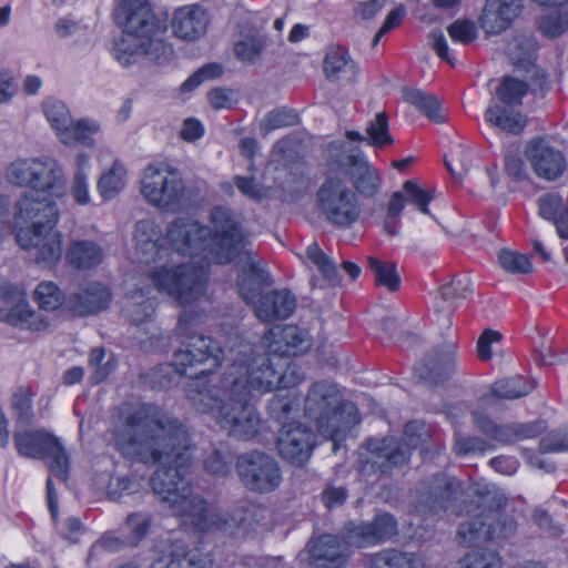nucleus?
Listing matches in <instances>:
<instances>
[{"instance_id": "79ce46f5", "label": "nucleus", "mask_w": 568, "mask_h": 568, "mask_svg": "<svg viewBox=\"0 0 568 568\" xmlns=\"http://www.w3.org/2000/svg\"><path fill=\"white\" fill-rule=\"evenodd\" d=\"M404 99L416 106L425 116L436 123H443L445 115L443 114L438 99L425 91L418 89L406 88L403 90Z\"/></svg>"}, {"instance_id": "13d9d810", "label": "nucleus", "mask_w": 568, "mask_h": 568, "mask_svg": "<svg viewBox=\"0 0 568 568\" xmlns=\"http://www.w3.org/2000/svg\"><path fill=\"white\" fill-rule=\"evenodd\" d=\"M36 160L20 159L12 162L8 169L9 180L19 186H29L33 190L34 175H36Z\"/></svg>"}, {"instance_id": "5701e85b", "label": "nucleus", "mask_w": 568, "mask_h": 568, "mask_svg": "<svg viewBox=\"0 0 568 568\" xmlns=\"http://www.w3.org/2000/svg\"><path fill=\"white\" fill-rule=\"evenodd\" d=\"M314 445V433L298 423L281 429L277 438L281 456L296 466H302L310 459Z\"/></svg>"}, {"instance_id": "a18cd8bd", "label": "nucleus", "mask_w": 568, "mask_h": 568, "mask_svg": "<svg viewBox=\"0 0 568 568\" xmlns=\"http://www.w3.org/2000/svg\"><path fill=\"white\" fill-rule=\"evenodd\" d=\"M367 262L377 285L386 287L392 293L399 290L400 276L394 262H384L374 256H369Z\"/></svg>"}, {"instance_id": "ddd939ff", "label": "nucleus", "mask_w": 568, "mask_h": 568, "mask_svg": "<svg viewBox=\"0 0 568 568\" xmlns=\"http://www.w3.org/2000/svg\"><path fill=\"white\" fill-rule=\"evenodd\" d=\"M115 19L123 33L142 39L163 36L166 31V24L154 16L148 0H122Z\"/></svg>"}, {"instance_id": "aec40b11", "label": "nucleus", "mask_w": 568, "mask_h": 568, "mask_svg": "<svg viewBox=\"0 0 568 568\" xmlns=\"http://www.w3.org/2000/svg\"><path fill=\"white\" fill-rule=\"evenodd\" d=\"M433 199V193L422 189L416 181H406L403 184V191H396L390 196L384 219L385 232L392 236L398 233L397 226L405 202L414 204L422 213L428 214V204Z\"/></svg>"}, {"instance_id": "8fccbe9b", "label": "nucleus", "mask_w": 568, "mask_h": 568, "mask_svg": "<svg viewBox=\"0 0 568 568\" xmlns=\"http://www.w3.org/2000/svg\"><path fill=\"white\" fill-rule=\"evenodd\" d=\"M99 131V125L95 122L87 120H80L73 122L60 133L61 142L68 145L81 143L85 146H92L94 144L93 134Z\"/></svg>"}, {"instance_id": "f704fd0d", "label": "nucleus", "mask_w": 568, "mask_h": 568, "mask_svg": "<svg viewBox=\"0 0 568 568\" xmlns=\"http://www.w3.org/2000/svg\"><path fill=\"white\" fill-rule=\"evenodd\" d=\"M111 302V293L100 283H91L85 288L69 296L68 307L74 314L87 316L105 310Z\"/></svg>"}, {"instance_id": "c85d7f7f", "label": "nucleus", "mask_w": 568, "mask_h": 568, "mask_svg": "<svg viewBox=\"0 0 568 568\" xmlns=\"http://www.w3.org/2000/svg\"><path fill=\"white\" fill-rule=\"evenodd\" d=\"M520 9L519 0H486L479 17L480 27L487 34H499L509 28Z\"/></svg>"}, {"instance_id": "2eb2a0df", "label": "nucleus", "mask_w": 568, "mask_h": 568, "mask_svg": "<svg viewBox=\"0 0 568 568\" xmlns=\"http://www.w3.org/2000/svg\"><path fill=\"white\" fill-rule=\"evenodd\" d=\"M462 494L460 481L439 473L423 483L418 490L417 507L424 511L438 514L452 507Z\"/></svg>"}, {"instance_id": "39448f33", "label": "nucleus", "mask_w": 568, "mask_h": 568, "mask_svg": "<svg viewBox=\"0 0 568 568\" xmlns=\"http://www.w3.org/2000/svg\"><path fill=\"white\" fill-rule=\"evenodd\" d=\"M272 353H262L245 358H235L220 382L248 396L251 390L272 392L278 385H287L288 373H281L271 358Z\"/></svg>"}, {"instance_id": "3c124183", "label": "nucleus", "mask_w": 568, "mask_h": 568, "mask_svg": "<svg viewBox=\"0 0 568 568\" xmlns=\"http://www.w3.org/2000/svg\"><path fill=\"white\" fill-rule=\"evenodd\" d=\"M145 44V39L124 33L115 43V58L122 65H131L135 63L140 57H143V45Z\"/></svg>"}, {"instance_id": "c9c22d12", "label": "nucleus", "mask_w": 568, "mask_h": 568, "mask_svg": "<svg viewBox=\"0 0 568 568\" xmlns=\"http://www.w3.org/2000/svg\"><path fill=\"white\" fill-rule=\"evenodd\" d=\"M212 561L199 554L190 550L187 546L180 540L172 542L165 554L155 559L150 568H210Z\"/></svg>"}, {"instance_id": "6e6d98bb", "label": "nucleus", "mask_w": 568, "mask_h": 568, "mask_svg": "<svg viewBox=\"0 0 568 568\" xmlns=\"http://www.w3.org/2000/svg\"><path fill=\"white\" fill-rule=\"evenodd\" d=\"M232 463V454L226 447L210 449L203 459L204 469L219 477H224L231 471Z\"/></svg>"}, {"instance_id": "6ab92c4d", "label": "nucleus", "mask_w": 568, "mask_h": 568, "mask_svg": "<svg viewBox=\"0 0 568 568\" xmlns=\"http://www.w3.org/2000/svg\"><path fill=\"white\" fill-rule=\"evenodd\" d=\"M170 513L180 521L200 532L220 531L221 515L209 507L207 501L191 490Z\"/></svg>"}, {"instance_id": "b1692460", "label": "nucleus", "mask_w": 568, "mask_h": 568, "mask_svg": "<svg viewBox=\"0 0 568 568\" xmlns=\"http://www.w3.org/2000/svg\"><path fill=\"white\" fill-rule=\"evenodd\" d=\"M526 156L535 173L549 181L556 180L566 169L564 154L545 139L531 140L526 148Z\"/></svg>"}, {"instance_id": "69168bd1", "label": "nucleus", "mask_w": 568, "mask_h": 568, "mask_svg": "<svg viewBox=\"0 0 568 568\" xmlns=\"http://www.w3.org/2000/svg\"><path fill=\"white\" fill-rule=\"evenodd\" d=\"M459 568H503V561L496 551L474 550L460 559Z\"/></svg>"}, {"instance_id": "4d7b16f0", "label": "nucleus", "mask_w": 568, "mask_h": 568, "mask_svg": "<svg viewBox=\"0 0 568 568\" xmlns=\"http://www.w3.org/2000/svg\"><path fill=\"white\" fill-rule=\"evenodd\" d=\"M268 414L273 420L281 425V429H285L296 425L294 419V412L296 405L288 397L275 396L268 403Z\"/></svg>"}, {"instance_id": "ea45409f", "label": "nucleus", "mask_w": 568, "mask_h": 568, "mask_svg": "<svg viewBox=\"0 0 568 568\" xmlns=\"http://www.w3.org/2000/svg\"><path fill=\"white\" fill-rule=\"evenodd\" d=\"M0 320L21 328L30 331H41L48 326V323L36 311L31 310L30 306L24 302H18L10 310H0Z\"/></svg>"}, {"instance_id": "412c9836", "label": "nucleus", "mask_w": 568, "mask_h": 568, "mask_svg": "<svg viewBox=\"0 0 568 568\" xmlns=\"http://www.w3.org/2000/svg\"><path fill=\"white\" fill-rule=\"evenodd\" d=\"M268 510L252 500H240L231 511L221 515L220 531L243 537L254 530L267 517Z\"/></svg>"}, {"instance_id": "e2e57ef3", "label": "nucleus", "mask_w": 568, "mask_h": 568, "mask_svg": "<svg viewBox=\"0 0 568 568\" xmlns=\"http://www.w3.org/2000/svg\"><path fill=\"white\" fill-rule=\"evenodd\" d=\"M43 112L52 128L60 133L72 124V119L67 105L59 100H48L43 103Z\"/></svg>"}, {"instance_id": "f03ea898", "label": "nucleus", "mask_w": 568, "mask_h": 568, "mask_svg": "<svg viewBox=\"0 0 568 568\" xmlns=\"http://www.w3.org/2000/svg\"><path fill=\"white\" fill-rule=\"evenodd\" d=\"M185 395L197 412L210 415L227 436L248 440L258 433L261 418L248 396L226 387L212 376L211 368L202 369L186 384Z\"/></svg>"}, {"instance_id": "423d86ee", "label": "nucleus", "mask_w": 568, "mask_h": 568, "mask_svg": "<svg viewBox=\"0 0 568 568\" xmlns=\"http://www.w3.org/2000/svg\"><path fill=\"white\" fill-rule=\"evenodd\" d=\"M150 278L159 292L168 294L180 305H186L204 293L206 267L193 263L163 266L154 270Z\"/></svg>"}, {"instance_id": "a878e982", "label": "nucleus", "mask_w": 568, "mask_h": 568, "mask_svg": "<svg viewBox=\"0 0 568 568\" xmlns=\"http://www.w3.org/2000/svg\"><path fill=\"white\" fill-rule=\"evenodd\" d=\"M17 217L31 221V225L26 229L39 230L47 224L57 223L59 210L50 196L37 194L36 192H26L17 202Z\"/></svg>"}, {"instance_id": "4468645a", "label": "nucleus", "mask_w": 568, "mask_h": 568, "mask_svg": "<svg viewBox=\"0 0 568 568\" xmlns=\"http://www.w3.org/2000/svg\"><path fill=\"white\" fill-rule=\"evenodd\" d=\"M55 224H47L39 230L19 229L17 232L18 244L29 251L30 258L37 264L52 266L62 256V236L54 230Z\"/></svg>"}, {"instance_id": "f3484780", "label": "nucleus", "mask_w": 568, "mask_h": 568, "mask_svg": "<svg viewBox=\"0 0 568 568\" xmlns=\"http://www.w3.org/2000/svg\"><path fill=\"white\" fill-rule=\"evenodd\" d=\"M398 532L397 519L389 513H377L371 521L346 526L347 545L364 548L385 542Z\"/></svg>"}, {"instance_id": "4c0bfd02", "label": "nucleus", "mask_w": 568, "mask_h": 568, "mask_svg": "<svg viewBox=\"0 0 568 568\" xmlns=\"http://www.w3.org/2000/svg\"><path fill=\"white\" fill-rule=\"evenodd\" d=\"M65 260L69 265L77 270H90L102 262L103 251L93 241H73L67 250Z\"/></svg>"}, {"instance_id": "c03bdc74", "label": "nucleus", "mask_w": 568, "mask_h": 568, "mask_svg": "<svg viewBox=\"0 0 568 568\" xmlns=\"http://www.w3.org/2000/svg\"><path fill=\"white\" fill-rule=\"evenodd\" d=\"M479 511L459 524L457 536L464 546H473L479 541H488L486 538L485 507L479 506Z\"/></svg>"}, {"instance_id": "37998d69", "label": "nucleus", "mask_w": 568, "mask_h": 568, "mask_svg": "<svg viewBox=\"0 0 568 568\" xmlns=\"http://www.w3.org/2000/svg\"><path fill=\"white\" fill-rule=\"evenodd\" d=\"M160 232L153 221L142 220L135 225L136 247L145 255V261L155 260L160 254Z\"/></svg>"}, {"instance_id": "1a4fd4ad", "label": "nucleus", "mask_w": 568, "mask_h": 568, "mask_svg": "<svg viewBox=\"0 0 568 568\" xmlns=\"http://www.w3.org/2000/svg\"><path fill=\"white\" fill-rule=\"evenodd\" d=\"M235 470L243 486L253 493H272L282 483V470L277 460L258 449L239 455Z\"/></svg>"}, {"instance_id": "603ef678", "label": "nucleus", "mask_w": 568, "mask_h": 568, "mask_svg": "<svg viewBox=\"0 0 568 568\" xmlns=\"http://www.w3.org/2000/svg\"><path fill=\"white\" fill-rule=\"evenodd\" d=\"M527 92V82L511 77H505L496 89L501 105L507 106L520 105Z\"/></svg>"}, {"instance_id": "473e14b6", "label": "nucleus", "mask_w": 568, "mask_h": 568, "mask_svg": "<svg viewBox=\"0 0 568 568\" xmlns=\"http://www.w3.org/2000/svg\"><path fill=\"white\" fill-rule=\"evenodd\" d=\"M363 566L365 568H426L427 558L420 551L388 548L365 555Z\"/></svg>"}, {"instance_id": "c756f323", "label": "nucleus", "mask_w": 568, "mask_h": 568, "mask_svg": "<svg viewBox=\"0 0 568 568\" xmlns=\"http://www.w3.org/2000/svg\"><path fill=\"white\" fill-rule=\"evenodd\" d=\"M347 541L343 542L337 536L323 535L310 541V557L320 568H341L349 557Z\"/></svg>"}, {"instance_id": "e433bc0d", "label": "nucleus", "mask_w": 568, "mask_h": 568, "mask_svg": "<svg viewBox=\"0 0 568 568\" xmlns=\"http://www.w3.org/2000/svg\"><path fill=\"white\" fill-rule=\"evenodd\" d=\"M485 120L490 125L514 135L520 134L528 123V119L523 112L497 102H491L488 105L485 111Z\"/></svg>"}, {"instance_id": "58836bf2", "label": "nucleus", "mask_w": 568, "mask_h": 568, "mask_svg": "<svg viewBox=\"0 0 568 568\" xmlns=\"http://www.w3.org/2000/svg\"><path fill=\"white\" fill-rule=\"evenodd\" d=\"M538 44L531 37L517 38L510 49L511 59L517 69H521L527 73H531V78H540L545 81V73L537 69L535 64L536 52ZM544 82L540 83V87Z\"/></svg>"}, {"instance_id": "09e8293b", "label": "nucleus", "mask_w": 568, "mask_h": 568, "mask_svg": "<svg viewBox=\"0 0 568 568\" xmlns=\"http://www.w3.org/2000/svg\"><path fill=\"white\" fill-rule=\"evenodd\" d=\"M298 122V114L293 109L285 106L276 108L265 114L264 119L260 122V131L263 136H266L274 130L294 126Z\"/></svg>"}, {"instance_id": "7c9ffc66", "label": "nucleus", "mask_w": 568, "mask_h": 568, "mask_svg": "<svg viewBox=\"0 0 568 568\" xmlns=\"http://www.w3.org/2000/svg\"><path fill=\"white\" fill-rule=\"evenodd\" d=\"M296 308V296L288 290H273L260 296L254 311L263 322L286 320Z\"/></svg>"}, {"instance_id": "864d4df0", "label": "nucleus", "mask_w": 568, "mask_h": 568, "mask_svg": "<svg viewBox=\"0 0 568 568\" xmlns=\"http://www.w3.org/2000/svg\"><path fill=\"white\" fill-rule=\"evenodd\" d=\"M532 386L523 376H514L497 381L491 388L493 394L498 398L517 399L528 395Z\"/></svg>"}, {"instance_id": "20e7f679", "label": "nucleus", "mask_w": 568, "mask_h": 568, "mask_svg": "<svg viewBox=\"0 0 568 568\" xmlns=\"http://www.w3.org/2000/svg\"><path fill=\"white\" fill-rule=\"evenodd\" d=\"M304 412L315 422L318 432L334 442L341 433L359 423L355 404L343 400L336 385L324 381L311 386Z\"/></svg>"}, {"instance_id": "cd10ccee", "label": "nucleus", "mask_w": 568, "mask_h": 568, "mask_svg": "<svg viewBox=\"0 0 568 568\" xmlns=\"http://www.w3.org/2000/svg\"><path fill=\"white\" fill-rule=\"evenodd\" d=\"M241 272L237 276L239 293L244 301L252 303L260 295L262 287L271 284V277L265 267L254 260L250 250L240 256Z\"/></svg>"}, {"instance_id": "49530a36", "label": "nucleus", "mask_w": 568, "mask_h": 568, "mask_svg": "<svg viewBox=\"0 0 568 568\" xmlns=\"http://www.w3.org/2000/svg\"><path fill=\"white\" fill-rule=\"evenodd\" d=\"M546 429V425L541 420L529 423H513L503 425L499 430L500 443L513 444L519 440L535 438Z\"/></svg>"}, {"instance_id": "0e129e2a", "label": "nucleus", "mask_w": 568, "mask_h": 568, "mask_svg": "<svg viewBox=\"0 0 568 568\" xmlns=\"http://www.w3.org/2000/svg\"><path fill=\"white\" fill-rule=\"evenodd\" d=\"M105 357V349L102 347L93 348L90 352L89 366L92 369L91 381L93 384L102 383L115 367L112 356L108 359Z\"/></svg>"}, {"instance_id": "2f4dec72", "label": "nucleus", "mask_w": 568, "mask_h": 568, "mask_svg": "<svg viewBox=\"0 0 568 568\" xmlns=\"http://www.w3.org/2000/svg\"><path fill=\"white\" fill-rule=\"evenodd\" d=\"M209 17L206 11L191 4L176 9L173 14L172 29L176 37L194 41L206 33Z\"/></svg>"}, {"instance_id": "338daca9", "label": "nucleus", "mask_w": 568, "mask_h": 568, "mask_svg": "<svg viewBox=\"0 0 568 568\" xmlns=\"http://www.w3.org/2000/svg\"><path fill=\"white\" fill-rule=\"evenodd\" d=\"M499 263L510 274L525 275L532 271V264L528 255L516 251L503 250L499 253Z\"/></svg>"}, {"instance_id": "680f3d73", "label": "nucleus", "mask_w": 568, "mask_h": 568, "mask_svg": "<svg viewBox=\"0 0 568 568\" xmlns=\"http://www.w3.org/2000/svg\"><path fill=\"white\" fill-rule=\"evenodd\" d=\"M440 296L450 307L456 308L459 301L468 298L471 294L470 281L466 277H454L440 287Z\"/></svg>"}, {"instance_id": "5fc2aeb1", "label": "nucleus", "mask_w": 568, "mask_h": 568, "mask_svg": "<svg viewBox=\"0 0 568 568\" xmlns=\"http://www.w3.org/2000/svg\"><path fill=\"white\" fill-rule=\"evenodd\" d=\"M124 176V168L115 162L110 171L102 174L98 181V190L101 196L104 200L115 197L125 185Z\"/></svg>"}, {"instance_id": "de8ad7c7", "label": "nucleus", "mask_w": 568, "mask_h": 568, "mask_svg": "<svg viewBox=\"0 0 568 568\" xmlns=\"http://www.w3.org/2000/svg\"><path fill=\"white\" fill-rule=\"evenodd\" d=\"M306 256L317 267L327 285L336 286L339 284L341 278L336 264L324 253L316 242L306 247Z\"/></svg>"}, {"instance_id": "72a5a7b5", "label": "nucleus", "mask_w": 568, "mask_h": 568, "mask_svg": "<svg viewBox=\"0 0 568 568\" xmlns=\"http://www.w3.org/2000/svg\"><path fill=\"white\" fill-rule=\"evenodd\" d=\"M37 194L61 196L65 192V180L58 162L50 158H37L33 190Z\"/></svg>"}, {"instance_id": "7ed1b4c3", "label": "nucleus", "mask_w": 568, "mask_h": 568, "mask_svg": "<svg viewBox=\"0 0 568 568\" xmlns=\"http://www.w3.org/2000/svg\"><path fill=\"white\" fill-rule=\"evenodd\" d=\"M426 437L424 423L412 420L405 425L402 437L368 438L359 447L356 469L366 480L372 481L390 476L395 469L408 465L412 450L425 442Z\"/></svg>"}, {"instance_id": "f8f14e48", "label": "nucleus", "mask_w": 568, "mask_h": 568, "mask_svg": "<svg viewBox=\"0 0 568 568\" xmlns=\"http://www.w3.org/2000/svg\"><path fill=\"white\" fill-rule=\"evenodd\" d=\"M224 359V352L219 342L203 334H190L174 352L172 365L180 375H194L195 368L205 363L219 367Z\"/></svg>"}, {"instance_id": "f257e3e1", "label": "nucleus", "mask_w": 568, "mask_h": 568, "mask_svg": "<svg viewBox=\"0 0 568 568\" xmlns=\"http://www.w3.org/2000/svg\"><path fill=\"white\" fill-rule=\"evenodd\" d=\"M114 444L128 459L145 465L160 464L150 478L152 493L166 510L189 496L192 445L185 425L153 404L123 410L114 428Z\"/></svg>"}, {"instance_id": "dca6fc26", "label": "nucleus", "mask_w": 568, "mask_h": 568, "mask_svg": "<svg viewBox=\"0 0 568 568\" xmlns=\"http://www.w3.org/2000/svg\"><path fill=\"white\" fill-rule=\"evenodd\" d=\"M166 239L174 251L191 257L210 245L211 229L189 217H178L166 230Z\"/></svg>"}, {"instance_id": "bb28decb", "label": "nucleus", "mask_w": 568, "mask_h": 568, "mask_svg": "<svg viewBox=\"0 0 568 568\" xmlns=\"http://www.w3.org/2000/svg\"><path fill=\"white\" fill-rule=\"evenodd\" d=\"M485 503L486 538L488 541H501L515 536L518 524L514 516L503 513L507 498L501 493H495Z\"/></svg>"}, {"instance_id": "a19ab883", "label": "nucleus", "mask_w": 568, "mask_h": 568, "mask_svg": "<svg viewBox=\"0 0 568 568\" xmlns=\"http://www.w3.org/2000/svg\"><path fill=\"white\" fill-rule=\"evenodd\" d=\"M355 69L356 65L346 48L341 45L328 48L323 62V70L327 80L338 81L347 72L355 73Z\"/></svg>"}, {"instance_id": "9b49d317", "label": "nucleus", "mask_w": 568, "mask_h": 568, "mask_svg": "<svg viewBox=\"0 0 568 568\" xmlns=\"http://www.w3.org/2000/svg\"><path fill=\"white\" fill-rule=\"evenodd\" d=\"M317 201L326 220L337 226H349L359 217L356 194L341 178H327L317 191Z\"/></svg>"}, {"instance_id": "4be33fe9", "label": "nucleus", "mask_w": 568, "mask_h": 568, "mask_svg": "<svg viewBox=\"0 0 568 568\" xmlns=\"http://www.w3.org/2000/svg\"><path fill=\"white\" fill-rule=\"evenodd\" d=\"M270 353L278 356H297L311 349L313 339L308 332L296 325L275 326L264 337Z\"/></svg>"}, {"instance_id": "0eeeda50", "label": "nucleus", "mask_w": 568, "mask_h": 568, "mask_svg": "<svg viewBox=\"0 0 568 568\" xmlns=\"http://www.w3.org/2000/svg\"><path fill=\"white\" fill-rule=\"evenodd\" d=\"M13 443L21 456L47 460L49 470L59 480L65 481L68 479L69 456L55 435L43 428L16 432Z\"/></svg>"}, {"instance_id": "a211bd4d", "label": "nucleus", "mask_w": 568, "mask_h": 568, "mask_svg": "<svg viewBox=\"0 0 568 568\" xmlns=\"http://www.w3.org/2000/svg\"><path fill=\"white\" fill-rule=\"evenodd\" d=\"M336 162L361 195L373 197L379 192L382 178L361 150L352 149Z\"/></svg>"}, {"instance_id": "774afa93", "label": "nucleus", "mask_w": 568, "mask_h": 568, "mask_svg": "<svg viewBox=\"0 0 568 568\" xmlns=\"http://www.w3.org/2000/svg\"><path fill=\"white\" fill-rule=\"evenodd\" d=\"M39 306L45 311L57 310L64 301L61 290L52 282H42L34 292Z\"/></svg>"}, {"instance_id": "9d476101", "label": "nucleus", "mask_w": 568, "mask_h": 568, "mask_svg": "<svg viewBox=\"0 0 568 568\" xmlns=\"http://www.w3.org/2000/svg\"><path fill=\"white\" fill-rule=\"evenodd\" d=\"M185 186L176 169L164 164H150L141 179V193L154 206L175 209L180 206Z\"/></svg>"}, {"instance_id": "6e6552de", "label": "nucleus", "mask_w": 568, "mask_h": 568, "mask_svg": "<svg viewBox=\"0 0 568 568\" xmlns=\"http://www.w3.org/2000/svg\"><path fill=\"white\" fill-rule=\"evenodd\" d=\"M211 241L216 250V258L221 264L230 263L245 250L247 234L241 215L226 206H215L211 211Z\"/></svg>"}, {"instance_id": "393cba45", "label": "nucleus", "mask_w": 568, "mask_h": 568, "mask_svg": "<svg viewBox=\"0 0 568 568\" xmlns=\"http://www.w3.org/2000/svg\"><path fill=\"white\" fill-rule=\"evenodd\" d=\"M456 341L447 339L438 347L430 351L416 367V373L424 381L440 384L448 379L455 372Z\"/></svg>"}, {"instance_id": "bf43d9fd", "label": "nucleus", "mask_w": 568, "mask_h": 568, "mask_svg": "<svg viewBox=\"0 0 568 568\" xmlns=\"http://www.w3.org/2000/svg\"><path fill=\"white\" fill-rule=\"evenodd\" d=\"M146 44L143 45V57L156 64H165L174 57L171 44L162 39V36L146 37Z\"/></svg>"}, {"instance_id": "052dcab7", "label": "nucleus", "mask_w": 568, "mask_h": 568, "mask_svg": "<svg viewBox=\"0 0 568 568\" xmlns=\"http://www.w3.org/2000/svg\"><path fill=\"white\" fill-rule=\"evenodd\" d=\"M388 116L385 112L376 114L375 120L366 129L367 143L375 148L393 144L394 139L389 134Z\"/></svg>"}]
</instances>
